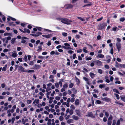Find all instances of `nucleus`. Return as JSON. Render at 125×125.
I'll use <instances>...</instances> for the list:
<instances>
[{"label":"nucleus","mask_w":125,"mask_h":125,"mask_svg":"<svg viewBox=\"0 0 125 125\" xmlns=\"http://www.w3.org/2000/svg\"><path fill=\"white\" fill-rule=\"evenodd\" d=\"M36 27L37 28V29L39 31H41L42 29V28L40 27Z\"/></svg>","instance_id":"052dcab7"},{"label":"nucleus","mask_w":125,"mask_h":125,"mask_svg":"<svg viewBox=\"0 0 125 125\" xmlns=\"http://www.w3.org/2000/svg\"><path fill=\"white\" fill-rule=\"evenodd\" d=\"M73 93L74 94H76L77 93V91L76 89L75 88H73L71 89Z\"/></svg>","instance_id":"393cba45"},{"label":"nucleus","mask_w":125,"mask_h":125,"mask_svg":"<svg viewBox=\"0 0 125 125\" xmlns=\"http://www.w3.org/2000/svg\"><path fill=\"white\" fill-rule=\"evenodd\" d=\"M75 37L77 39H79L80 37V36L79 35H77L75 36Z\"/></svg>","instance_id":"e2e57ef3"},{"label":"nucleus","mask_w":125,"mask_h":125,"mask_svg":"<svg viewBox=\"0 0 125 125\" xmlns=\"http://www.w3.org/2000/svg\"><path fill=\"white\" fill-rule=\"evenodd\" d=\"M34 70H26L25 72H27L28 73H33L34 72Z\"/></svg>","instance_id":"7c9ffc66"},{"label":"nucleus","mask_w":125,"mask_h":125,"mask_svg":"<svg viewBox=\"0 0 125 125\" xmlns=\"http://www.w3.org/2000/svg\"><path fill=\"white\" fill-rule=\"evenodd\" d=\"M16 38H13L11 40V43L12 44L14 43L15 42Z\"/></svg>","instance_id":"4be33fe9"},{"label":"nucleus","mask_w":125,"mask_h":125,"mask_svg":"<svg viewBox=\"0 0 125 125\" xmlns=\"http://www.w3.org/2000/svg\"><path fill=\"white\" fill-rule=\"evenodd\" d=\"M62 34L64 37H66L67 35V33L66 32H63L62 33Z\"/></svg>","instance_id":"8fccbe9b"},{"label":"nucleus","mask_w":125,"mask_h":125,"mask_svg":"<svg viewBox=\"0 0 125 125\" xmlns=\"http://www.w3.org/2000/svg\"><path fill=\"white\" fill-rule=\"evenodd\" d=\"M96 103L98 104H100L101 103V102L99 100H96Z\"/></svg>","instance_id":"338daca9"},{"label":"nucleus","mask_w":125,"mask_h":125,"mask_svg":"<svg viewBox=\"0 0 125 125\" xmlns=\"http://www.w3.org/2000/svg\"><path fill=\"white\" fill-rule=\"evenodd\" d=\"M77 18L78 19H80V20L82 21H85V20L83 18L81 17H78Z\"/></svg>","instance_id":"79ce46f5"},{"label":"nucleus","mask_w":125,"mask_h":125,"mask_svg":"<svg viewBox=\"0 0 125 125\" xmlns=\"http://www.w3.org/2000/svg\"><path fill=\"white\" fill-rule=\"evenodd\" d=\"M51 90V89L50 87H48L47 88H46V92H48L49 91Z\"/></svg>","instance_id":"603ef678"},{"label":"nucleus","mask_w":125,"mask_h":125,"mask_svg":"<svg viewBox=\"0 0 125 125\" xmlns=\"http://www.w3.org/2000/svg\"><path fill=\"white\" fill-rule=\"evenodd\" d=\"M102 100L104 101H106L107 102H108L111 100V99L108 98L107 97L103 98L102 99Z\"/></svg>","instance_id":"f8f14e48"},{"label":"nucleus","mask_w":125,"mask_h":125,"mask_svg":"<svg viewBox=\"0 0 125 125\" xmlns=\"http://www.w3.org/2000/svg\"><path fill=\"white\" fill-rule=\"evenodd\" d=\"M52 35L51 34L47 35H42V36L46 38H49L51 37Z\"/></svg>","instance_id":"ddd939ff"},{"label":"nucleus","mask_w":125,"mask_h":125,"mask_svg":"<svg viewBox=\"0 0 125 125\" xmlns=\"http://www.w3.org/2000/svg\"><path fill=\"white\" fill-rule=\"evenodd\" d=\"M51 119H49L48 121V122L47 123V124L48 125H50L51 124Z\"/></svg>","instance_id":"49530a36"},{"label":"nucleus","mask_w":125,"mask_h":125,"mask_svg":"<svg viewBox=\"0 0 125 125\" xmlns=\"http://www.w3.org/2000/svg\"><path fill=\"white\" fill-rule=\"evenodd\" d=\"M103 112L105 113V115L106 117H108L109 114L107 112L105 111V110H103Z\"/></svg>","instance_id":"a878e982"},{"label":"nucleus","mask_w":125,"mask_h":125,"mask_svg":"<svg viewBox=\"0 0 125 125\" xmlns=\"http://www.w3.org/2000/svg\"><path fill=\"white\" fill-rule=\"evenodd\" d=\"M34 64V62L33 61H30L29 63V64L31 65H33Z\"/></svg>","instance_id":"13d9d810"},{"label":"nucleus","mask_w":125,"mask_h":125,"mask_svg":"<svg viewBox=\"0 0 125 125\" xmlns=\"http://www.w3.org/2000/svg\"><path fill=\"white\" fill-rule=\"evenodd\" d=\"M116 64L115 65V66L116 67H118L119 66V64L117 62H115Z\"/></svg>","instance_id":"09e8293b"},{"label":"nucleus","mask_w":125,"mask_h":125,"mask_svg":"<svg viewBox=\"0 0 125 125\" xmlns=\"http://www.w3.org/2000/svg\"><path fill=\"white\" fill-rule=\"evenodd\" d=\"M66 6L67 7V9L71 8H72L73 7V6L72 5L69 4L67 5Z\"/></svg>","instance_id":"cd10ccee"},{"label":"nucleus","mask_w":125,"mask_h":125,"mask_svg":"<svg viewBox=\"0 0 125 125\" xmlns=\"http://www.w3.org/2000/svg\"><path fill=\"white\" fill-rule=\"evenodd\" d=\"M10 19L11 20H12L13 21H16V19H15V18H13L10 17H9L8 18H7V20H8V21H9Z\"/></svg>","instance_id":"dca6fc26"},{"label":"nucleus","mask_w":125,"mask_h":125,"mask_svg":"<svg viewBox=\"0 0 125 125\" xmlns=\"http://www.w3.org/2000/svg\"><path fill=\"white\" fill-rule=\"evenodd\" d=\"M24 60L25 62H27V58L26 55H25L24 57Z\"/></svg>","instance_id":"bf43d9fd"},{"label":"nucleus","mask_w":125,"mask_h":125,"mask_svg":"<svg viewBox=\"0 0 125 125\" xmlns=\"http://www.w3.org/2000/svg\"><path fill=\"white\" fill-rule=\"evenodd\" d=\"M114 95L116 97L117 99H119V95L118 94H114Z\"/></svg>","instance_id":"4d7b16f0"},{"label":"nucleus","mask_w":125,"mask_h":125,"mask_svg":"<svg viewBox=\"0 0 125 125\" xmlns=\"http://www.w3.org/2000/svg\"><path fill=\"white\" fill-rule=\"evenodd\" d=\"M19 30L21 32L24 33H29L30 32V31L29 30L26 28H24L23 29L24 30H23L20 29H19Z\"/></svg>","instance_id":"7ed1b4c3"},{"label":"nucleus","mask_w":125,"mask_h":125,"mask_svg":"<svg viewBox=\"0 0 125 125\" xmlns=\"http://www.w3.org/2000/svg\"><path fill=\"white\" fill-rule=\"evenodd\" d=\"M57 19L60 21L62 23L67 24H70L71 22H72L71 21L66 18H58Z\"/></svg>","instance_id":"f257e3e1"},{"label":"nucleus","mask_w":125,"mask_h":125,"mask_svg":"<svg viewBox=\"0 0 125 125\" xmlns=\"http://www.w3.org/2000/svg\"><path fill=\"white\" fill-rule=\"evenodd\" d=\"M107 26V24L106 23H103L100 26L101 29H102L104 28Z\"/></svg>","instance_id":"9b49d317"},{"label":"nucleus","mask_w":125,"mask_h":125,"mask_svg":"<svg viewBox=\"0 0 125 125\" xmlns=\"http://www.w3.org/2000/svg\"><path fill=\"white\" fill-rule=\"evenodd\" d=\"M67 94V93L66 92H64L62 94V95L63 96H65Z\"/></svg>","instance_id":"774afa93"},{"label":"nucleus","mask_w":125,"mask_h":125,"mask_svg":"<svg viewBox=\"0 0 125 125\" xmlns=\"http://www.w3.org/2000/svg\"><path fill=\"white\" fill-rule=\"evenodd\" d=\"M120 97L121 99L125 102V95L121 96Z\"/></svg>","instance_id":"b1692460"},{"label":"nucleus","mask_w":125,"mask_h":125,"mask_svg":"<svg viewBox=\"0 0 125 125\" xmlns=\"http://www.w3.org/2000/svg\"><path fill=\"white\" fill-rule=\"evenodd\" d=\"M94 62L98 66H100L102 65V62L99 60H96Z\"/></svg>","instance_id":"6e6552de"},{"label":"nucleus","mask_w":125,"mask_h":125,"mask_svg":"<svg viewBox=\"0 0 125 125\" xmlns=\"http://www.w3.org/2000/svg\"><path fill=\"white\" fill-rule=\"evenodd\" d=\"M73 121V120L72 119H70L68 120L67 121V122L68 124H70L72 123V122Z\"/></svg>","instance_id":"c85d7f7f"},{"label":"nucleus","mask_w":125,"mask_h":125,"mask_svg":"<svg viewBox=\"0 0 125 125\" xmlns=\"http://www.w3.org/2000/svg\"><path fill=\"white\" fill-rule=\"evenodd\" d=\"M112 119L113 117L112 115H110L107 121V124L108 125H111Z\"/></svg>","instance_id":"20e7f679"},{"label":"nucleus","mask_w":125,"mask_h":125,"mask_svg":"<svg viewBox=\"0 0 125 125\" xmlns=\"http://www.w3.org/2000/svg\"><path fill=\"white\" fill-rule=\"evenodd\" d=\"M75 112L76 114L80 116L81 114V110H80L76 109L75 110Z\"/></svg>","instance_id":"9d476101"},{"label":"nucleus","mask_w":125,"mask_h":125,"mask_svg":"<svg viewBox=\"0 0 125 125\" xmlns=\"http://www.w3.org/2000/svg\"><path fill=\"white\" fill-rule=\"evenodd\" d=\"M104 57V55H103L100 54H98L97 56V57L100 58H103Z\"/></svg>","instance_id":"412c9836"},{"label":"nucleus","mask_w":125,"mask_h":125,"mask_svg":"<svg viewBox=\"0 0 125 125\" xmlns=\"http://www.w3.org/2000/svg\"><path fill=\"white\" fill-rule=\"evenodd\" d=\"M12 53V56L14 57V58H15V57H17V54L16 53H13L12 52H9V53Z\"/></svg>","instance_id":"f3484780"},{"label":"nucleus","mask_w":125,"mask_h":125,"mask_svg":"<svg viewBox=\"0 0 125 125\" xmlns=\"http://www.w3.org/2000/svg\"><path fill=\"white\" fill-rule=\"evenodd\" d=\"M117 29V27L116 26L114 27L112 29V30L114 31H115Z\"/></svg>","instance_id":"5fc2aeb1"},{"label":"nucleus","mask_w":125,"mask_h":125,"mask_svg":"<svg viewBox=\"0 0 125 125\" xmlns=\"http://www.w3.org/2000/svg\"><path fill=\"white\" fill-rule=\"evenodd\" d=\"M119 66L121 68H125V64H120Z\"/></svg>","instance_id":"58836bf2"},{"label":"nucleus","mask_w":125,"mask_h":125,"mask_svg":"<svg viewBox=\"0 0 125 125\" xmlns=\"http://www.w3.org/2000/svg\"><path fill=\"white\" fill-rule=\"evenodd\" d=\"M117 48L119 52L120 51L121 49V44L119 42H117L116 44Z\"/></svg>","instance_id":"39448f33"},{"label":"nucleus","mask_w":125,"mask_h":125,"mask_svg":"<svg viewBox=\"0 0 125 125\" xmlns=\"http://www.w3.org/2000/svg\"><path fill=\"white\" fill-rule=\"evenodd\" d=\"M34 66L37 69H39L41 67V66L38 64H35Z\"/></svg>","instance_id":"e433bc0d"},{"label":"nucleus","mask_w":125,"mask_h":125,"mask_svg":"<svg viewBox=\"0 0 125 125\" xmlns=\"http://www.w3.org/2000/svg\"><path fill=\"white\" fill-rule=\"evenodd\" d=\"M55 86L56 88H58L59 86L58 83H56L55 84Z\"/></svg>","instance_id":"a18cd8bd"},{"label":"nucleus","mask_w":125,"mask_h":125,"mask_svg":"<svg viewBox=\"0 0 125 125\" xmlns=\"http://www.w3.org/2000/svg\"><path fill=\"white\" fill-rule=\"evenodd\" d=\"M75 107L73 105H71L70 106V108L72 110H74L75 109Z\"/></svg>","instance_id":"473e14b6"},{"label":"nucleus","mask_w":125,"mask_h":125,"mask_svg":"<svg viewBox=\"0 0 125 125\" xmlns=\"http://www.w3.org/2000/svg\"><path fill=\"white\" fill-rule=\"evenodd\" d=\"M16 106L15 105H14L12 107L11 110L12 111L14 112V110L16 109Z\"/></svg>","instance_id":"72a5a7b5"},{"label":"nucleus","mask_w":125,"mask_h":125,"mask_svg":"<svg viewBox=\"0 0 125 125\" xmlns=\"http://www.w3.org/2000/svg\"><path fill=\"white\" fill-rule=\"evenodd\" d=\"M68 87V84L67 83L64 84L63 86V88L65 89H67Z\"/></svg>","instance_id":"2f4dec72"},{"label":"nucleus","mask_w":125,"mask_h":125,"mask_svg":"<svg viewBox=\"0 0 125 125\" xmlns=\"http://www.w3.org/2000/svg\"><path fill=\"white\" fill-rule=\"evenodd\" d=\"M87 48L85 47H84L83 48V52L85 53H87L88 52L86 50Z\"/></svg>","instance_id":"c756f323"},{"label":"nucleus","mask_w":125,"mask_h":125,"mask_svg":"<svg viewBox=\"0 0 125 125\" xmlns=\"http://www.w3.org/2000/svg\"><path fill=\"white\" fill-rule=\"evenodd\" d=\"M5 84L4 83H2L1 85V87L2 88H4L5 86Z\"/></svg>","instance_id":"680f3d73"},{"label":"nucleus","mask_w":125,"mask_h":125,"mask_svg":"<svg viewBox=\"0 0 125 125\" xmlns=\"http://www.w3.org/2000/svg\"><path fill=\"white\" fill-rule=\"evenodd\" d=\"M1 17L2 18L3 20L4 21H5L6 19L4 15H2Z\"/></svg>","instance_id":"a19ab883"},{"label":"nucleus","mask_w":125,"mask_h":125,"mask_svg":"<svg viewBox=\"0 0 125 125\" xmlns=\"http://www.w3.org/2000/svg\"><path fill=\"white\" fill-rule=\"evenodd\" d=\"M64 45L65 46H62V48L67 50H71L72 49L70 47V45L68 43H64Z\"/></svg>","instance_id":"f03ea898"},{"label":"nucleus","mask_w":125,"mask_h":125,"mask_svg":"<svg viewBox=\"0 0 125 125\" xmlns=\"http://www.w3.org/2000/svg\"><path fill=\"white\" fill-rule=\"evenodd\" d=\"M89 75L92 78H93L95 76V74L92 73H90Z\"/></svg>","instance_id":"6ab92c4d"},{"label":"nucleus","mask_w":125,"mask_h":125,"mask_svg":"<svg viewBox=\"0 0 125 125\" xmlns=\"http://www.w3.org/2000/svg\"><path fill=\"white\" fill-rule=\"evenodd\" d=\"M4 35L5 36H12V34L11 33H5L4 34Z\"/></svg>","instance_id":"5701e85b"},{"label":"nucleus","mask_w":125,"mask_h":125,"mask_svg":"<svg viewBox=\"0 0 125 125\" xmlns=\"http://www.w3.org/2000/svg\"><path fill=\"white\" fill-rule=\"evenodd\" d=\"M13 112L12 111V110H7V113H12Z\"/></svg>","instance_id":"c9c22d12"},{"label":"nucleus","mask_w":125,"mask_h":125,"mask_svg":"<svg viewBox=\"0 0 125 125\" xmlns=\"http://www.w3.org/2000/svg\"><path fill=\"white\" fill-rule=\"evenodd\" d=\"M59 84L60 85V86L62 87V83L61 81H59L58 82Z\"/></svg>","instance_id":"69168bd1"},{"label":"nucleus","mask_w":125,"mask_h":125,"mask_svg":"<svg viewBox=\"0 0 125 125\" xmlns=\"http://www.w3.org/2000/svg\"><path fill=\"white\" fill-rule=\"evenodd\" d=\"M84 2L86 3H88V4H86L84 6V7H85L86 6H90L92 5V3L89 2L87 0H83Z\"/></svg>","instance_id":"423d86ee"},{"label":"nucleus","mask_w":125,"mask_h":125,"mask_svg":"<svg viewBox=\"0 0 125 125\" xmlns=\"http://www.w3.org/2000/svg\"><path fill=\"white\" fill-rule=\"evenodd\" d=\"M19 69L21 70L22 72H25V70H24V68L21 66H20L19 67Z\"/></svg>","instance_id":"4468645a"},{"label":"nucleus","mask_w":125,"mask_h":125,"mask_svg":"<svg viewBox=\"0 0 125 125\" xmlns=\"http://www.w3.org/2000/svg\"><path fill=\"white\" fill-rule=\"evenodd\" d=\"M106 61L107 63H109L110 61L111 58V57L109 55H107L106 56Z\"/></svg>","instance_id":"1a4fd4ad"},{"label":"nucleus","mask_w":125,"mask_h":125,"mask_svg":"<svg viewBox=\"0 0 125 125\" xmlns=\"http://www.w3.org/2000/svg\"><path fill=\"white\" fill-rule=\"evenodd\" d=\"M39 100L38 99H35L34 100V101L33 102V104H35L36 103V104H38L39 103Z\"/></svg>","instance_id":"aec40b11"},{"label":"nucleus","mask_w":125,"mask_h":125,"mask_svg":"<svg viewBox=\"0 0 125 125\" xmlns=\"http://www.w3.org/2000/svg\"><path fill=\"white\" fill-rule=\"evenodd\" d=\"M69 113L70 115H72L73 113V110L72 109L70 110Z\"/></svg>","instance_id":"6e6d98bb"},{"label":"nucleus","mask_w":125,"mask_h":125,"mask_svg":"<svg viewBox=\"0 0 125 125\" xmlns=\"http://www.w3.org/2000/svg\"><path fill=\"white\" fill-rule=\"evenodd\" d=\"M113 91L114 92L119 94V92L118 91V90L116 89H113Z\"/></svg>","instance_id":"f704fd0d"},{"label":"nucleus","mask_w":125,"mask_h":125,"mask_svg":"<svg viewBox=\"0 0 125 125\" xmlns=\"http://www.w3.org/2000/svg\"><path fill=\"white\" fill-rule=\"evenodd\" d=\"M115 104H117L119 105H121L123 106V104L121 103H119L117 102H115Z\"/></svg>","instance_id":"3c124183"},{"label":"nucleus","mask_w":125,"mask_h":125,"mask_svg":"<svg viewBox=\"0 0 125 125\" xmlns=\"http://www.w3.org/2000/svg\"><path fill=\"white\" fill-rule=\"evenodd\" d=\"M105 84H100L99 86V87L101 88H102L103 87L105 86Z\"/></svg>","instance_id":"864d4df0"},{"label":"nucleus","mask_w":125,"mask_h":125,"mask_svg":"<svg viewBox=\"0 0 125 125\" xmlns=\"http://www.w3.org/2000/svg\"><path fill=\"white\" fill-rule=\"evenodd\" d=\"M83 79L86 81H88L89 80V79L88 78H86L85 77H83Z\"/></svg>","instance_id":"0e129e2a"},{"label":"nucleus","mask_w":125,"mask_h":125,"mask_svg":"<svg viewBox=\"0 0 125 125\" xmlns=\"http://www.w3.org/2000/svg\"><path fill=\"white\" fill-rule=\"evenodd\" d=\"M74 85V84L72 83H70L69 86V87L70 88H71L73 87Z\"/></svg>","instance_id":"ea45409f"},{"label":"nucleus","mask_w":125,"mask_h":125,"mask_svg":"<svg viewBox=\"0 0 125 125\" xmlns=\"http://www.w3.org/2000/svg\"><path fill=\"white\" fill-rule=\"evenodd\" d=\"M80 102V101L79 99H76L75 101V104L76 105H78L79 104Z\"/></svg>","instance_id":"2eb2a0df"},{"label":"nucleus","mask_w":125,"mask_h":125,"mask_svg":"<svg viewBox=\"0 0 125 125\" xmlns=\"http://www.w3.org/2000/svg\"><path fill=\"white\" fill-rule=\"evenodd\" d=\"M88 116L92 118H94V117L93 116L92 112H89L88 113Z\"/></svg>","instance_id":"a211bd4d"},{"label":"nucleus","mask_w":125,"mask_h":125,"mask_svg":"<svg viewBox=\"0 0 125 125\" xmlns=\"http://www.w3.org/2000/svg\"><path fill=\"white\" fill-rule=\"evenodd\" d=\"M72 117L74 120H77L78 119V117L75 115H73L72 116Z\"/></svg>","instance_id":"bb28decb"},{"label":"nucleus","mask_w":125,"mask_h":125,"mask_svg":"<svg viewBox=\"0 0 125 125\" xmlns=\"http://www.w3.org/2000/svg\"><path fill=\"white\" fill-rule=\"evenodd\" d=\"M98 72L100 74H101L103 72L102 70L101 69H99L98 70Z\"/></svg>","instance_id":"de8ad7c7"},{"label":"nucleus","mask_w":125,"mask_h":125,"mask_svg":"<svg viewBox=\"0 0 125 125\" xmlns=\"http://www.w3.org/2000/svg\"><path fill=\"white\" fill-rule=\"evenodd\" d=\"M11 124H13L15 120V118L14 117H13L11 119Z\"/></svg>","instance_id":"4c0bfd02"},{"label":"nucleus","mask_w":125,"mask_h":125,"mask_svg":"<svg viewBox=\"0 0 125 125\" xmlns=\"http://www.w3.org/2000/svg\"><path fill=\"white\" fill-rule=\"evenodd\" d=\"M125 19L124 17H122L119 20L123 22L125 21Z\"/></svg>","instance_id":"37998d69"},{"label":"nucleus","mask_w":125,"mask_h":125,"mask_svg":"<svg viewBox=\"0 0 125 125\" xmlns=\"http://www.w3.org/2000/svg\"><path fill=\"white\" fill-rule=\"evenodd\" d=\"M42 34V33L40 32H37L36 34H30L31 36H33L35 37H38L39 35H40Z\"/></svg>","instance_id":"0eeeda50"},{"label":"nucleus","mask_w":125,"mask_h":125,"mask_svg":"<svg viewBox=\"0 0 125 125\" xmlns=\"http://www.w3.org/2000/svg\"><path fill=\"white\" fill-rule=\"evenodd\" d=\"M63 119L64 118L62 116H60L59 117V120L61 121H62L63 120Z\"/></svg>","instance_id":"c03bdc74"}]
</instances>
